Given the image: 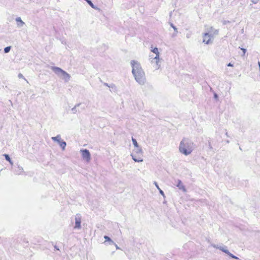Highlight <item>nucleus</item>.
Segmentation results:
<instances>
[{"instance_id": "15", "label": "nucleus", "mask_w": 260, "mask_h": 260, "mask_svg": "<svg viewBox=\"0 0 260 260\" xmlns=\"http://www.w3.org/2000/svg\"><path fill=\"white\" fill-rule=\"evenodd\" d=\"M135 152L138 155L139 154L142 155V153H143L142 149L140 146L138 147V148H135Z\"/></svg>"}, {"instance_id": "32", "label": "nucleus", "mask_w": 260, "mask_h": 260, "mask_svg": "<svg viewBox=\"0 0 260 260\" xmlns=\"http://www.w3.org/2000/svg\"><path fill=\"white\" fill-rule=\"evenodd\" d=\"M252 2L254 4H256L257 3V2H255V1H252Z\"/></svg>"}, {"instance_id": "5", "label": "nucleus", "mask_w": 260, "mask_h": 260, "mask_svg": "<svg viewBox=\"0 0 260 260\" xmlns=\"http://www.w3.org/2000/svg\"><path fill=\"white\" fill-rule=\"evenodd\" d=\"M51 139L53 141L57 142L63 150L65 149L67 145L66 142L63 141H61V136L59 135H58L56 137H52Z\"/></svg>"}, {"instance_id": "14", "label": "nucleus", "mask_w": 260, "mask_h": 260, "mask_svg": "<svg viewBox=\"0 0 260 260\" xmlns=\"http://www.w3.org/2000/svg\"><path fill=\"white\" fill-rule=\"evenodd\" d=\"M154 184L156 186V187L157 188V189L159 190L160 193L163 196L165 197V194L164 191L159 188L157 183L156 181L154 182Z\"/></svg>"}, {"instance_id": "6", "label": "nucleus", "mask_w": 260, "mask_h": 260, "mask_svg": "<svg viewBox=\"0 0 260 260\" xmlns=\"http://www.w3.org/2000/svg\"><path fill=\"white\" fill-rule=\"evenodd\" d=\"M80 152L83 159H85L86 161L89 162L91 159V155L88 150L87 149H81Z\"/></svg>"}, {"instance_id": "31", "label": "nucleus", "mask_w": 260, "mask_h": 260, "mask_svg": "<svg viewBox=\"0 0 260 260\" xmlns=\"http://www.w3.org/2000/svg\"><path fill=\"white\" fill-rule=\"evenodd\" d=\"M104 85H106V86H107L110 87V86H109V85H108V84L107 83H104Z\"/></svg>"}, {"instance_id": "28", "label": "nucleus", "mask_w": 260, "mask_h": 260, "mask_svg": "<svg viewBox=\"0 0 260 260\" xmlns=\"http://www.w3.org/2000/svg\"><path fill=\"white\" fill-rule=\"evenodd\" d=\"M228 67H233V64L230 62V63H229L228 64Z\"/></svg>"}, {"instance_id": "19", "label": "nucleus", "mask_w": 260, "mask_h": 260, "mask_svg": "<svg viewBox=\"0 0 260 260\" xmlns=\"http://www.w3.org/2000/svg\"><path fill=\"white\" fill-rule=\"evenodd\" d=\"M152 52H153L154 53H155L156 55L157 54H159V52H158V48L157 47H155L153 50H151Z\"/></svg>"}, {"instance_id": "2", "label": "nucleus", "mask_w": 260, "mask_h": 260, "mask_svg": "<svg viewBox=\"0 0 260 260\" xmlns=\"http://www.w3.org/2000/svg\"><path fill=\"white\" fill-rule=\"evenodd\" d=\"M194 143L187 138H183L179 146V152L187 156L189 155L193 150Z\"/></svg>"}, {"instance_id": "25", "label": "nucleus", "mask_w": 260, "mask_h": 260, "mask_svg": "<svg viewBox=\"0 0 260 260\" xmlns=\"http://www.w3.org/2000/svg\"><path fill=\"white\" fill-rule=\"evenodd\" d=\"M153 59H154V60L158 59V60H159V54H156V56L153 58Z\"/></svg>"}, {"instance_id": "13", "label": "nucleus", "mask_w": 260, "mask_h": 260, "mask_svg": "<svg viewBox=\"0 0 260 260\" xmlns=\"http://www.w3.org/2000/svg\"><path fill=\"white\" fill-rule=\"evenodd\" d=\"M86 1L90 6V7L92 8H93L95 10H100V9L98 7L94 6L90 0H86Z\"/></svg>"}, {"instance_id": "30", "label": "nucleus", "mask_w": 260, "mask_h": 260, "mask_svg": "<svg viewBox=\"0 0 260 260\" xmlns=\"http://www.w3.org/2000/svg\"><path fill=\"white\" fill-rule=\"evenodd\" d=\"M11 165H13V162L12 161L11 159H10V161H9Z\"/></svg>"}, {"instance_id": "18", "label": "nucleus", "mask_w": 260, "mask_h": 260, "mask_svg": "<svg viewBox=\"0 0 260 260\" xmlns=\"http://www.w3.org/2000/svg\"><path fill=\"white\" fill-rule=\"evenodd\" d=\"M11 48V46H8V47H6V48H5V49H4L5 53H7L9 52V51H10Z\"/></svg>"}, {"instance_id": "17", "label": "nucleus", "mask_w": 260, "mask_h": 260, "mask_svg": "<svg viewBox=\"0 0 260 260\" xmlns=\"http://www.w3.org/2000/svg\"><path fill=\"white\" fill-rule=\"evenodd\" d=\"M132 142L135 148H138V147H139L137 140L135 139L132 138Z\"/></svg>"}, {"instance_id": "9", "label": "nucleus", "mask_w": 260, "mask_h": 260, "mask_svg": "<svg viewBox=\"0 0 260 260\" xmlns=\"http://www.w3.org/2000/svg\"><path fill=\"white\" fill-rule=\"evenodd\" d=\"M177 182V184L176 185L179 188V189L182 190L184 192H185L186 189L184 186L183 185V183H182L181 181L180 180H178Z\"/></svg>"}, {"instance_id": "23", "label": "nucleus", "mask_w": 260, "mask_h": 260, "mask_svg": "<svg viewBox=\"0 0 260 260\" xmlns=\"http://www.w3.org/2000/svg\"><path fill=\"white\" fill-rule=\"evenodd\" d=\"M4 155L7 161H10L11 158L8 154H5Z\"/></svg>"}, {"instance_id": "3", "label": "nucleus", "mask_w": 260, "mask_h": 260, "mask_svg": "<svg viewBox=\"0 0 260 260\" xmlns=\"http://www.w3.org/2000/svg\"><path fill=\"white\" fill-rule=\"evenodd\" d=\"M210 29L208 32L204 33L203 36V42L206 44L212 43L214 37L218 33V30L214 29L212 27H211Z\"/></svg>"}, {"instance_id": "11", "label": "nucleus", "mask_w": 260, "mask_h": 260, "mask_svg": "<svg viewBox=\"0 0 260 260\" xmlns=\"http://www.w3.org/2000/svg\"><path fill=\"white\" fill-rule=\"evenodd\" d=\"M151 62L152 63H154L153 67L156 70H158L160 68V65L159 64V60L152 59Z\"/></svg>"}, {"instance_id": "29", "label": "nucleus", "mask_w": 260, "mask_h": 260, "mask_svg": "<svg viewBox=\"0 0 260 260\" xmlns=\"http://www.w3.org/2000/svg\"><path fill=\"white\" fill-rule=\"evenodd\" d=\"M115 247H116V248L117 249H120V248L117 246V244H115Z\"/></svg>"}, {"instance_id": "4", "label": "nucleus", "mask_w": 260, "mask_h": 260, "mask_svg": "<svg viewBox=\"0 0 260 260\" xmlns=\"http://www.w3.org/2000/svg\"><path fill=\"white\" fill-rule=\"evenodd\" d=\"M51 69L60 78L63 79L66 82H68L71 76L66 71L62 70L61 68L56 67H51Z\"/></svg>"}, {"instance_id": "8", "label": "nucleus", "mask_w": 260, "mask_h": 260, "mask_svg": "<svg viewBox=\"0 0 260 260\" xmlns=\"http://www.w3.org/2000/svg\"><path fill=\"white\" fill-rule=\"evenodd\" d=\"M211 246L212 247H213V248H215L216 249H218L221 250L222 251L225 253L226 254L229 253V251L227 249V247L226 246H219L218 245H216L214 244H211Z\"/></svg>"}, {"instance_id": "21", "label": "nucleus", "mask_w": 260, "mask_h": 260, "mask_svg": "<svg viewBox=\"0 0 260 260\" xmlns=\"http://www.w3.org/2000/svg\"><path fill=\"white\" fill-rule=\"evenodd\" d=\"M227 254H228L230 256H231V257H232L233 258H235V259H239L238 257L234 255L233 254H232L230 251H229V253H227Z\"/></svg>"}, {"instance_id": "22", "label": "nucleus", "mask_w": 260, "mask_h": 260, "mask_svg": "<svg viewBox=\"0 0 260 260\" xmlns=\"http://www.w3.org/2000/svg\"><path fill=\"white\" fill-rule=\"evenodd\" d=\"M104 238L106 240V241H110V242H111L112 243H114L113 241L109 237H108L107 236H105L104 237Z\"/></svg>"}, {"instance_id": "7", "label": "nucleus", "mask_w": 260, "mask_h": 260, "mask_svg": "<svg viewBox=\"0 0 260 260\" xmlns=\"http://www.w3.org/2000/svg\"><path fill=\"white\" fill-rule=\"evenodd\" d=\"M81 216L80 214H77L75 216V225L74 229H80L81 228Z\"/></svg>"}, {"instance_id": "20", "label": "nucleus", "mask_w": 260, "mask_h": 260, "mask_svg": "<svg viewBox=\"0 0 260 260\" xmlns=\"http://www.w3.org/2000/svg\"><path fill=\"white\" fill-rule=\"evenodd\" d=\"M18 77L20 79V78L23 79L28 83V81L25 78V77L23 76V75L22 74L19 73L18 75Z\"/></svg>"}, {"instance_id": "10", "label": "nucleus", "mask_w": 260, "mask_h": 260, "mask_svg": "<svg viewBox=\"0 0 260 260\" xmlns=\"http://www.w3.org/2000/svg\"><path fill=\"white\" fill-rule=\"evenodd\" d=\"M16 21L17 23V25L18 27H21L25 24V23L21 20V18L19 17H17L16 18Z\"/></svg>"}, {"instance_id": "12", "label": "nucleus", "mask_w": 260, "mask_h": 260, "mask_svg": "<svg viewBox=\"0 0 260 260\" xmlns=\"http://www.w3.org/2000/svg\"><path fill=\"white\" fill-rule=\"evenodd\" d=\"M131 156L133 158V159L135 162H142L143 161V159L140 157H137L135 155L132 154Z\"/></svg>"}, {"instance_id": "24", "label": "nucleus", "mask_w": 260, "mask_h": 260, "mask_svg": "<svg viewBox=\"0 0 260 260\" xmlns=\"http://www.w3.org/2000/svg\"><path fill=\"white\" fill-rule=\"evenodd\" d=\"M170 25L176 32H177V28L176 27V26H175L172 23H171Z\"/></svg>"}, {"instance_id": "16", "label": "nucleus", "mask_w": 260, "mask_h": 260, "mask_svg": "<svg viewBox=\"0 0 260 260\" xmlns=\"http://www.w3.org/2000/svg\"><path fill=\"white\" fill-rule=\"evenodd\" d=\"M80 105V104H78L76 105L72 109V111L73 113H76L77 112V107H79Z\"/></svg>"}, {"instance_id": "27", "label": "nucleus", "mask_w": 260, "mask_h": 260, "mask_svg": "<svg viewBox=\"0 0 260 260\" xmlns=\"http://www.w3.org/2000/svg\"><path fill=\"white\" fill-rule=\"evenodd\" d=\"M214 97L215 99L217 100L218 99V95L216 94V93H214Z\"/></svg>"}, {"instance_id": "26", "label": "nucleus", "mask_w": 260, "mask_h": 260, "mask_svg": "<svg viewBox=\"0 0 260 260\" xmlns=\"http://www.w3.org/2000/svg\"><path fill=\"white\" fill-rule=\"evenodd\" d=\"M241 49L243 51V54L242 55H244L245 54V53H246V49H244V48H241Z\"/></svg>"}, {"instance_id": "1", "label": "nucleus", "mask_w": 260, "mask_h": 260, "mask_svg": "<svg viewBox=\"0 0 260 260\" xmlns=\"http://www.w3.org/2000/svg\"><path fill=\"white\" fill-rule=\"evenodd\" d=\"M131 64L132 67V74L135 79L140 85H144L146 82L145 74L140 64L136 60H132Z\"/></svg>"}]
</instances>
